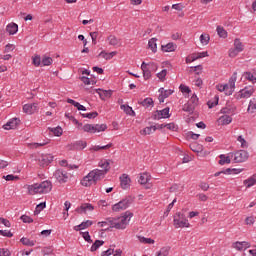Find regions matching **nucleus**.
Here are the masks:
<instances>
[{
    "label": "nucleus",
    "mask_w": 256,
    "mask_h": 256,
    "mask_svg": "<svg viewBox=\"0 0 256 256\" xmlns=\"http://www.w3.org/2000/svg\"><path fill=\"white\" fill-rule=\"evenodd\" d=\"M26 189L28 191V195H42L46 193H51V189H53V183H51V181L46 180L41 183L26 185Z\"/></svg>",
    "instance_id": "nucleus-1"
},
{
    "label": "nucleus",
    "mask_w": 256,
    "mask_h": 256,
    "mask_svg": "<svg viewBox=\"0 0 256 256\" xmlns=\"http://www.w3.org/2000/svg\"><path fill=\"white\" fill-rule=\"evenodd\" d=\"M131 217H133V213L125 212V214L119 218H108L107 221L110 225L111 229H127V225H129V221H131Z\"/></svg>",
    "instance_id": "nucleus-2"
},
{
    "label": "nucleus",
    "mask_w": 256,
    "mask_h": 256,
    "mask_svg": "<svg viewBox=\"0 0 256 256\" xmlns=\"http://www.w3.org/2000/svg\"><path fill=\"white\" fill-rule=\"evenodd\" d=\"M131 217H133V213L125 212V214L119 218H108L107 221L110 225L111 229H127V225H129V221H131Z\"/></svg>",
    "instance_id": "nucleus-3"
},
{
    "label": "nucleus",
    "mask_w": 256,
    "mask_h": 256,
    "mask_svg": "<svg viewBox=\"0 0 256 256\" xmlns=\"http://www.w3.org/2000/svg\"><path fill=\"white\" fill-rule=\"evenodd\" d=\"M101 179H103V176H101L99 169H94L81 180V185L83 187H91V185H97V181H101Z\"/></svg>",
    "instance_id": "nucleus-4"
},
{
    "label": "nucleus",
    "mask_w": 256,
    "mask_h": 256,
    "mask_svg": "<svg viewBox=\"0 0 256 256\" xmlns=\"http://www.w3.org/2000/svg\"><path fill=\"white\" fill-rule=\"evenodd\" d=\"M83 131L85 133H101V131H106L107 130V125L106 124H85L82 127Z\"/></svg>",
    "instance_id": "nucleus-5"
},
{
    "label": "nucleus",
    "mask_w": 256,
    "mask_h": 256,
    "mask_svg": "<svg viewBox=\"0 0 256 256\" xmlns=\"http://www.w3.org/2000/svg\"><path fill=\"white\" fill-rule=\"evenodd\" d=\"M54 178L58 183L63 184L69 181V173L63 169H58L54 172Z\"/></svg>",
    "instance_id": "nucleus-6"
},
{
    "label": "nucleus",
    "mask_w": 256,
    "mask_h": 256,
    "mask_svg": "<svg viewBox=\"0 0 256 256\" xmlns=\"http://www.w3.org/2000/svg\"><path fill=\"white\" fill-rule=\"evenodd\" d=\"M131 205V198H125L120 202L114 204L112 206V210L118 213L119 211H125Z\"/></svg>",
    "instance_id": "nucleus-7"
},
{
    "label": "nucleus",
    "mask_w": 256,
    "mask_h": 256,
    "mask_svg": "<svg viewBox=\"0 0 256 256\" xmlns=\"http://www.w3.org/2000/svg\"><path fill=\"white\" fill-rule=\"evenodd\" d=\"M174 225L176 228L189 227V220L183 214L178 213L174 216Z\"/></svg>",
    "instance_id": "nucleus-8"
},
{
    "label": "nucleus",
    "mask_w": 256,
    "mask_h": 256,
    "mask_svg": "<svg viewBox=\"0 0 256 256\" xmlns=\"http://www.w3.org/2000/svg\"><path fill=\"white\" fill-rule=\"evenodd\" d=\"M253 93H255V88L253 86H247L238 92L236 99H249Z\"/></svg>",
    "instance_id": "nucleus-9"
},
{
    "label": "nucleus",
    "mask_w": 256,
    "mask_h": 256,
    "mask_svg": "<svg viewBox=\"0 0 256 256\" xmlns=\"http://www.w3.org/2000/svg\"><path fill=\"white\" fill-rule=\"evenodd\" d=\"M23 111L27 115H33L39 111V104L37 103H28L23 106Z\"/></svg>",
    "instance_id": "nucleus-10"
},
{
    "label": "nucleus",
    "mask_w": 256,
    "mask_h": 256,
    "mask_svg": "<svg viewBox=\"0 0 256 256\" xmlns=\"http://www.w3.org/2000/svg\"><path fill=\"white\" fill-rule=\"evenodd\" d=\"M249 159V153L245 150L237 151L234 154V161L235 163H243Z\"/></svg>",
    "instance_id": "nucleus-11"
},
{
    "label": "nucleus",
    "mask_w": 256,
    "mask_h": 256,
    "mask_svg": "<svg viewBox=\"0 0 256 256\" xmlns=\"http://www.w3.org/2000/svg\"><path fill=\"white\" fill-rule=\"evenodd\" d=\"M111 163H113L112 160H101L99 162V167H101L103 169V170H99L102 177H105V175H107V172L109 171V169H111V166H110Z\"/></svg>",
    "instance_id": "nucleus-12"
},
{
    "label": "nucleus",
    "mask_w": 256,
    "mask_h": 256,
    "mask_svg": "<svg viewBox=\"0 0 256 256\" xmlns=\"http://www.w3.org/2000/svg\"><path fill=\"white\" fill-rule=\"evenodd\" d=\"M233 249H236V251H245L251 247V243L247 241H236L232 244Z\"/></svg>",
    "instance_id": "nucleus-13"
},
{
    "label": "nucleus",
    "mask_w": 256,
    "mask_h": 256,
    "mask_svg": "<svg viewBox=\"0 0 256 256\" xmlns=\"http://www.w3.org/2000/svg\"><path fill=\"white\" fill-rule=\"evenodd\" d=\"M169 107L164 108L163 110H157L153 116V119L159 121V119H169Z\"/></svg>",
    "instance_id": "nucleus-14"
},
{
    "label": "nucleus",
    "mask_w": 256,
    "mask_h": 256,
    "mask_svg": "<svg viewBox=\"0 0 256 256\" xmlns=\"http://www.w3.org/2000/svg\"><path fill=\"white\" fill-rule=\"evenodd\" d=\"M85 147H87V142L83 141V140L76 141L73 144H70L68 146L70 151H74V150L75 151H81V150L85 149Z\"/></svg>",
    "instance_id": "nucleus-15"
},
{
    "label": "nucleus",
    "mask_w": 256,
    "mask_h": 256,
    "mask_svg": "<svg viewBox=\"0 0 256 256\" xmlns=\"http://www.w3.org/2000/svg\"><path fill=\"white\" fill-rule=\"evenodd\" d=\"M236 82H237V72H234L232 77L229 79V82L226 84L228 86L227 95H233V91H235Z\"/></svg>",
    "instance_id": "nucleus-16"
},
{
    "label": "nucleus",
    "mask_w": 256,
    "mask_h": 256,
    "mask_svg": "<svg viewBox=\"0 0 256 256\" xmlns=\"http://www.w3.org/2000/svg\"><path fill=\"white\" fill-rule=\"evenodd\" d=\"M53 159L54 157L51 154H47V155L40 156L38 161L42 167H47V165H49L50 163H53Z\"/></svg>",
    "instance_id": "nucleus-17"
},
{
    "label": "nucleus",
    "mask_w": 256,
    "mask_h": 256,
    "mask_svg": "<svg viewBox=\"0 0 256 256\" xmlns=\"http://www.w3.org/2000/svg\"><path fill=\"white\" fill-rule=\"evenodd\" d=\"M120 185L123 189H129L131 187V178L127 174L120 176Z\"/></svg>",
    "instance_id": "nucleus-18"
},
{
    "label": "nucleus",
    "mask_w": 256,
    "mask_h": 256,
    "mask_svg": "<svg viewBox=\"0 0 256 256\" xmlns=\"http://www.w3.org/2000/svg\"><path fill=\"white\" fill-rule=\"evenodd\" d=\"M19 123H21V120H19L18 118H13L3 126V129H5L6 131H9V129H16Z\"/></svg>",
    "instance_id": "nucleus-19"
},
{
    "label": "nucleus",
    "mask_w": 256,
    "mask_h": 256,
    "mask_svg": "<svg viewBox=\"0 0 256 256\" xmlns=\"http://www.w3.org/2000/svg\"><path fill=\"white\" fill-rule=\"evenodd\" d=\"M94 209L95 207H93L91 204L84 203L76 209V212L82 214V213H87V211H93Z\"/></svg>",
    "instance_id": "nucleus-20"
},
{
    "label": "nucleus",
    "mask_w": 256,
    "mask_h": 256,
    "mask_svg": "<svg viewBox=\"0 0 256 256\" xmlns=\"http://www.w3.org/2000/svg\"><path fill=\"white\" fill-rule=\"evenodd\" d=\"M138 103L144 107V109H149V107L153 108L154 105L153 98H145L144 100H139Z\"/></svg>",
    "instance_id": "nucleus-21"
},
{
    "label": "nucleus",
    "mask_w": 256,
    "mask_h": 256,
    "mask_svg": "<svg viewBox=\"0 0 256 256\" xmlns=\"http://www.w3.org/2000/svg\"><path fill=\"white\" fill-rule=\"evenodd\" d=\"M177 49V44L173 43V42H170L164 46H162V51L164 53H171L173 51H176Z\"/></svg>",
    "instance_id": "nucleus-22"
},
{
    "label": "nucleus",
    "mask_w": 256,
    "mask_h": 256,
    "mask_svg": "<svg viewBox=\"0 0 256 256\" xmlns=\"http://www.w3.org/2000/svg\"><path fill=\"white\" fill-rule=\"evenodd\" d=\"M109 45L113 47H120L121 46V39H118L116 36L110 35L108 38Z\"/></svg>",
    "instance_id": "nucleus-23"
},
{
    "label": "nucleus",
    "mask_w": 256,
    "mask_h": 256,
    "mask_svg": "<svg viewBox=\"0 0 256 256\" xmlns=\"http://www.w3.org/2000/svg\"><path fill=\"white\" fill-rule=\"evenodd\" d=\"M6 31L9 35H15L19 31V26L15 23H10L6 26Z\"/></svg>",
    "instance_id": "nucleus-24"
},
{
    "label": "nucleus",
    "mask_w": 256,
    "mask_h": 256,
    "mask_svg": "<svg viewBox=\"0 0 256 256\" xmlns=\"http://www.w3.org/2000/svg\"><path fill=\"white\" fill-rule=\"evenodd\" d=\"M149 64L142 62L141 70L143 71V77L144 79H150L151 78V70L147 67Z\"/></svg>",
    "instance_id": "nucleus-25"
},
{
    "label": "nucleus",
    "mask_w": 256,
    "mask_h": 256,
    "mask_svg": "<svg viewBox=\"0 0 256 256\" xmlns=\"http://www.w3.org/2000/svg\"><path fill=\"white\" fill-rule=\"evenodd\" d=\"M120 108L122 109V111H124V113H126V115H130L131 117H135V111L133 110V108L129 105H125L122 104L120 106Z\"/></svg>",
    "instance_id": "nucleus-26"
},
{
    "label": "nucleus",
    "mask_w": 256,
    "mask_h": 256,
    "mask_svg": "<svg viewBox=\"0 0 256 256\" xmlns=\"http://www.w3.org/2000/svg\"><path fill=\"white\" fill-rule=\"evenodd\" d=\"M96 92L102 99H105L106 97H111V95H113V91L111 90L98 89L96 90Z\"/></svg>",
    "instance_id": "nucleus-27"
},
{
    "label": "nucleus",
    "mask_w": 256,
    "mask_h": 256,
    "mask_svg": "<svg viewBox=\"0 0 256 256\" xmlns=\"http://www.w3.org/2000/svg\"><path fill=\"white\" fill-rule=\"evenodd\" d=\"M256 184V173L252 175L250 178L244 180V185L249 189V187H253Z\"/></svg>",
    "instance_id": "nucleus-28"
},
{
    "label": "nucleus",
    "mask_w": 256,
    "mask_h": 256,
    "mask_svg": "<svg viewBox=\"0 0 256 256\" xmlns=\"http://www.w3.org/2000/svg\"><path fill=\"white\" fill-rule=\"evenodd\" d=\"M148 47L151 49L152 53H157V38H151L148 41Z\"/></svg>",
    "instance_id": "nucleus-29"
},
{
    "label": "nucleus",
    "mask_w": 256,
    "mask_h": 256,
    "mask_svg": "<svg viewBox=\"0 0 256 256\" xmlns=\"http://www.w3.org/2000/svg\"><path fill=\"white\" fill-rule=\"evenodd\" d=\"M231 121H233V118H231L229 115H223L219 118L220 125H229Z\"/></svg>",
    "instance_id": "nucleus-30"
},
{
    "label": "nucleus",
    "mask_w": 256,
    "mask_h": 256,
    "mask_svg": "<svg viewBox=\"0 0 256 256\" xmlns=\"http://www.w3.org/2000/svg\"><path fill=\"white\" fill-rule=\"evenodd\" d=\"M138 183H140V185H147V183H149V174L148 173L140 174Z\"/></svg>",
    "instance_id": "nucleus-31"
},
{
    "label": "nucleus",
    "mask_w": 256,
    "mask_h": 256,
    "mask_svg": "<svg viewBox=\"0 0 256 256\" xmlns=\"http://www.w3.org/2000/svg\"><path fill=\"white\" fill-rule=\"evenodd\" d=\"M103 245H105V241H103V240H96L92 244L90 251H92V252L97 251V249H99V247H101Z\"/></svg>",
    "instance_id": "nucleus-32"
},
{
    "label": "nucleus",
    "mask_w": 256,
    "mask_h": 256,
    "mask_svg": "<svg viewBox=\"0 0 256 256\" xmlns=\"http://www.w3.org/2000/svg\"><path fill=\"white\" fill-rule=\"evenodd\" d=\"M51 133H53L56 137H61L63 135V128L57 126L55 128H48Z\"/></svg>",
    "instance_id": "nucleus-33"
},
{
    "label": "nucleus",
    "mask_w": 256,
    "mask_h": 256,
    "mask_svg": "<svg viewBox=\"0 0 256 256\" xmlns=\"http://www.w3.org/2000/svg\"><path fill=\"white\" fill-rule=\"evenodd\" d=\"M156 131H157V126L145 127L142 130V135H151V133H155Z\"/></svg>",
    "instance_id": "nucleus-34"
},
{
    "label": "nucleus",
    "mask_w": 256,
    "mask_h": 256,
    "mask_svg": "<svg viewBox=\"0 0 256 256\" xmlns=\"http://www.w3.org/2000/svg\"><path fill=\"white\" fill-rule=\"evenodd\" d=\"M216 31L222 39H227V31L222 26H217Z\"/></svg>",
    "instance_id": "nucleus-35"
},
{
    "label": "nucleus",
    "mask_w": 256,
    "mask_h": 256,
    "mask_svg": "<svg viewBox=\"0 0 256 256\" xmlns=\"http://www.w3.org/2000/svg\"><path fill=\"white\" fill-rule=\"evenodd\" d=\"M231 163V159L229 156H225L224 154L220 155L219 165H229Z\"/></svg>",
    "instance_id": "nucleus-36"
},
{
    "label": "nucleus",
    "mask_w": 256,
    "mask_h": 256,
    "mask_svg": "<svg viewBox=\"0 0 256 256\" xmlns=\"http://www.w3.org/2000/svg\"><path fill=\"white\" fill-rule=\"evenodd\" d=\"M22 245H26V247H33L35 245V241L30 240L29 238H21L20 239Z\"/></svg>",
    "instance_id": "nucleus-37"
},
{
    "label": "nucleus",
    "mask_w": 256,
    "mask_h": 256,
    "mask_svg": "<svg viewBox=\"0 0 256 256\" xmlns=\"http://www.w3.org/2000/svg\"><path fill=\"white\" fill-rule=\"evenodd\" d=\"M210 40L211 37L209 36V34H201L200 43H202V45H209Z\"/></svg>",
    "instance_id": "nucleus-38"
},
{
    "label": "nucleus",
    "mask_w": 256,
    "mask_h": 256,
    "mask_svg": "<svg viewBox=\"0 0 256 256\" xmlns=\"http://www.w3.org/2000/svg\"><path fill=\"white\" fill-rule=\"evenodd\" d=\"M53 63V58L49 56H44L42 58V67H47Z\"/></svg>",
    "instance_id": "nucleus-39"
},
{
    "label": "nucleus",
    "mask_w": 256,
    "mask_h": 256,
    "mask_svg": "<svg viewBox=\"0 0 256 256\" xmlns=\"http://www.w3.org/2000/svg\"><path fill=\"white\" fill-rule=\"evenodd\" d=\"M47 207V204L45 202H41L36 206V209L34 211V215H39L40 212L43 211Z\"/></svg>",
    "instance_id": "nucleus-40"
},
{
    "label": "nucleus",
    "mask_w": 256,
    "mask_h": 256,
    "mask_svg": "<svg viewBox=\"0 0 256 256\" xmlns=\"http://www.w3.org/2000/svg\"><path fill=\"white\" fill-rule=\"evenodd\" d=\"M234 49H237L240 51V53L243 51V43L241 42V40L239 38H236L234 40Z\"/></svg>",
    "instance_id": "nucleus-41"
},
{
    "label": "nucleus",
    "mask_w": 256,
    "mask_h": 256,
    "mask_svg": "<svg viewBox=\"0 0 256 256\" xmlns=\"http://www.w3.org/2000/svg\"><path fill=\"white\" fill-rule=\"evenodd\" d=\"M183 111L190 114L193 113L195 111L194 105L188 102L183 106Z\"/></svg>",
    "instance_id": "nucleus-42"
},
{
    "label": "nucleus",
    "mask_w": 256,
    "mask_h": 256,
    "mask_svg": "<svg viewBox=\"0 0 256 256\" xmlns=\"http://www.w3.org/2000/svg\"><path fill=\"white\" fill-rule=\"evenodd\" d=\"M243 77L248 81H252V83H256V77L251 72H245L243 74Z\"/></svg>",
    "instance_id": "nucleus-43"
},
{
    "label": "nucleus",
    "mask_w": 256,
    "mask_h": 256,
    "mask_svg": "<svg viewBox=\"0 0 256 256\" xmlns=\"http://www.w3.org/2000/svg\"><path fill=\"white\" fill-rule=\"evenodd\" d=\"M99 113L97 112H90V113H81V116L86 118V119H95L98 117Z\"/></svg>",
    "instance_id": "nucleus-44"
},
{
    "label": "nucleus",
    "mask_w": 256,
    "mask_h": 256,
    "mask_svg": "<svg viewBox=\"0 0 256 256\" xmlns=\"http://www.w3.org/2000/svg\"><path fill=\"white\" fill-rule=\"evenodd\" d=\"M33 61V65H35V67H39L42 66V60H41V56L36 55L32 58Z\"/></svg>",
    "instance_id": "nucleus-45"
},
{
    "label": "nucleus",
    "mask_w": 256,
    "mask_h": 256,
    "mask_svg": "<svg viewBox=\"0 0 256 256\" xmlns=\"http://www.w3.org/2000/svg\"><path fill=\"white\" fill-rule=\"evenodd\" d=\"M45 145H49V141H44L41 143H32L30 144L32 149H39V147H45Z\"/></svg>",
    "instance_id": "nucleus-46"
},
{
    "label": "nucleus",
    "mask_w": 256,
    "mask_h": 256,
    "mask_svg": "<svg viewBox=\"0 0 256 256\" xmlns=\"http://www.w3.org/2000/svg\"><path fill=\"white\" fill-rule=\"evenodd\" d=\"M80 235H82L84 241H86L87 243H93L91 235H89V232H80Z\"/></svg>",
    "instance_id": "nucleus-47"
},
{
    "label": "nucleus",
    "mask_w": 256,
    "mask_h": 256,
    "mask_svg": "<svg viewBox=\"0 0 256 256\" xmlns=\"http://www.w3.org/2000/svg\"><path fill=\"white\" fill-rule=\"evenodd\" d=\"M218 91H220V93H223V91L225 92V95H227V93H229V86H227L226 84H220L217 86Z\"/></svg>",
    "instance_id": "nucleus-48"
},
{
    "label": "nucleus",
    "mask_w": 256,
    "mask_h": 256,
    "mask_svg": "<svg viewBox=\"0 0 256 256\" xmlns=\"http://www.w3.org/2000/svg\"><path fill=\"white\" fill-rule=\"evenodd\" d=\"M188 103H191L194 105V108H196L197 104L199 103V98H197V95L193 94Z\"/></svg>",
    "instance_id": "nucleus-49"
},
{
    "label": "nucleus",
    "mask_w": 256,
    "mask_h": 256,
    "mask_svg": "<svg viewBox=\"0 0 256 256\" xmlns=\"http://www.w3.org/2000/svg\"><path fill=\"white\" fill-rule=\"evenodd\" d=\"M98 57H102L103 59H105L106 61L111 60V54L109 52L106 51H102L100 52V54L98 55Z\"/></svg>",
    "instance_id": "nucleus-50"
},
{
    "label": "nucleus",
    "mask_w": 256,
    "mask_h": 256,
    "mask_svg": "<svg viewBox=\"0 0 256 256\" xmlns=\"http://www.w3.org/2000/svg\"><path fill=\"white\" fill-rule=\"evenodd\" d=\"M255 109H256V98H252L248 106V111H255Z\"/></svg>",
    "instance_id": "nucleus-51"
},
{
    "label": "nucleus",
    "mask_w": 256,
    "mask_h": 256,
    "mask_svg": "<svg viewBox=\"0 0 256 256\" xmlns=\"http://www.w3.org/2000/svg\"><path fill=\"white\" fill-rule=\"evenodd\" d=\"M239 53H241V51L237 50L236 48H231L229 50V57L235 58L237 55H239Z\"/></svg>",
    "instance_id": "nucleus-52"
},
{
    "label": "nucleus",
    "mask_w": 256,
    "mask_h": 256,
    "mask_svg": "<svg viewBox=\"0 0 256 256\" xmlns=\"http://www.w3.org/2000/svg\"><path fill=\"white\" fill-rule=\"evenodd\" d=\"M164 88H160L159 92L167 99V97H169V95H173V90H165L164 92Z\"/></svg>",
    "instance_id": "nucleus-53"
},
{
    "label": "nucleus",
    "mask_w": 256,
    "mask_h": 256,
    "mask_svg": "<svg viewBox=\"0 0 256 256\" xmlns=\"http://www.w3.org/2000/svg\"><path fill=\"white\" fill-rule=\"evenodd\" d=\"M20 219L23 223H33V218L28 215H22Z\"/></svg>",
    "instance_id": "nucleus-54"
},
{
    "label": "nucleus",
    "mask_w": 256,
    "mask_h": 256,
    "mask_svg": "<svg viewBox=\"0 0 256 256\" xmlns=\"http://www.w3.org/2000/svg\"><path fill=\"white\" fill-rule=\"evenodd\" d=\"M237 141H239V143H241V147L243 149H246V147H248L247 141L242 136H238Z\"/></svg>",
    "instance_id": "nucleus-55"
},
{
    "label": "nucleus",
    "mask_w": 256,
    "mask_h": 256,
    "mask_svg": "<svg viewBox=\"0 0 256 256\" xmlns=\"http://www.w3.org/2000/svg\"><path fill=\"white\" fill-rule=\"evenodd\" d=\"M191 69H194V73H196V75H201V73H203L202 65H197V66L191 67Z\"/></svg>",
    "instance_id": "nucleus-56"
},
{
    "label": "nucleus",
    "mask_w": 256,
    "mask_h": 256,
    "mask_svg": "<svg viewBox=\"0 0 256 256\" xmlns=\"http://www.w3.org/2000/svg\"><path fill=\"white\" fill-rule=\"evenodd\" d=\"M158 79L164 81L165 77H167V69H163L161 72L157 74Z\"/></svg>",
    "instance_id": "nucleus-57"
},
{
    "label": "nucleus",
    "mask_w": 256,
    "mask_h": 256,
    "mask_svg": "<svg viewBox=\"0 0 256 256\" xmlns=\"http://www.w3.org/2000/svg\"><path fill=\"white\" fill-rule=\"evenodd\" d=\"M80 225L82 227V230L88 229V227H91V225H93V221L87 220V221L82 222Z\"/></svg>",
    "instance_id": "nucleus-58"
},
{
    "label": "nucleus",
    "mask_w": 256,
    "mask_h": 256,
    "mask_svg": "<svg viewBox=\"0 0 256 256\" xmlns=\"http://www.w3.org/2000/svg\"><path fill=\"white\" fill-rule=\"evenodd\" d=\"M3 179H5V181H15V179H19V176L8 174L6 176H3Z\"/></svg>",
    "instance_id": "nucleus-59"
},
{
    "label": "nucleus",
    "mask_w": 256,
    "mask_h": 256,
    "mask_svg": "<svg viewBox=\"0 0 256 256\" xmlns=\"http://www.w3.org/2000/svg\"><path fill=\"white\" fill-rule=\"evenodd\" d=\"M10 51H15V45L7 44L4 48V53H10Z\"/></svg>",
    "instance_id": "nucleus-60"
},
{
    "label": "nucleus",
    "mask_w": 256,
    "mask_h": 256,
    "mask_svg": "<svg viewBox=\"0 0 256 256\" xmlns=\"http://www.w3.org/2000/svg\"><path fill=\"white\" fill-rule=\"evenodd\" d=\"M166 129H169V131H176L177 130V125L175 123H168L165 124Z\"/></svg>",
    "instance_id": "nucleus-61"
},
{
    "label": "nucleus",
    "mask_w": 256,
    "mask_h": 256,
    "mask_svg": "<svg viewBox=\"0 0 256 256\" xmlns=\"http://www.w3.org/2000/svg\"><path fill=\"white\" fill-rule=\"evenodd\" d=\"M199 187L202 191H209V184L206 182H201L199 184Z\"/></svg>",
    "instance_id": "nucleus-62"
},
{
    "label": "nucleus",
    "mask_w": 256,
    "mask_h": 256,
    "mask_svg": "<svg viewBox=\"0 0 256 256\" xmlns=\"http://www.w3.org/2000/svg\"><path fill=\"white\" fill-rule=\"evenodd\" d=\"M11 252L8 249L0 248V256H9Z\"/></svg>",
    "instance_id": "nucleus-63"
},
{
    "label": "nucleus",
    "mask_w": 256,
    "mask_h": 256,
    "mask_svg": "<svg viewBox=\"0 0 256 256\" xmlns=\"http://www.w3.org/2000/svg\"><path fill=\"white\" fill-rule=\"evenodd\" d=\"M113 253H115V250L110 248V249H108L106 251H103L101 253V256H110V255H113Z\"/></svg>",
    "instance_id": "nucleus-64"
}]
</instances>
